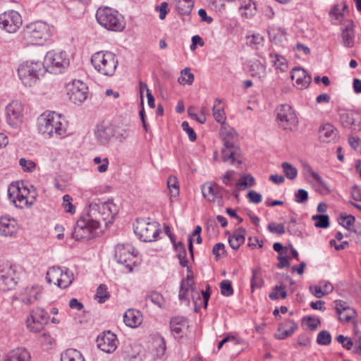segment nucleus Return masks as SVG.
<instances>
[{
    "mask_svg": "<svg viewBox=\"0 0 361 361\" xmlns=\"http://www.w3.org/2000/svg\"><path fill=\"white\" fill-rule=\"evenodd\" d=\"M91 63L99 73L111 76L114 74L118 61L115 54L111 51H97L91 58Z\"/></svg>",
    "mask_w": 361,
    "mask_h": 361,
    "instance_id": "nucleus-4",
    "label": "nucleus"
},
{
    "mask_svg": "<svg viewBox=\"0 0 361 361\" xmlns=\"http://www.w3.org/2000/svg\"><path fill=\"white\" fill-rule=\"evenodd\" d=\"M62 276V268L60 267H50L46 275V280L48 283H54L59 288V281Z\"/></svg>",
    "mask_w": 361,
    "mask_h": 361,
    "instance_id": "nucleus-34",
    "label": "nucleus"
},
{
    "mask_svg": "<svg viewBox=\"0 0 361 361\" xmlns=\"http://www.w3.org/2000/svg\"><path fill=\"white\" fill-rule=\"evenodd\" d=\"M152 303L157 305L159 307H163L164 305V299L161 294L157 292H153L147 296Z\"/></svg>",
    "mask_w": 361,
    "mask_h": 361,
    "instance_id": "nucleus-58",
    "label": "nucleus"
},
{
    "mask_svg": "<svg viewBox=\"0 0 361 361\" xmlns=\"http://www.w3.org/2000/svg\"><path fill=\"white\" fill-rule=\"evenodd\" d=\"M317 342L319 345H327L331 342V336L330 333L326 330L320 331L317 337Z\"/></svg>",
    "mask_w": 361,
    "mask_h": 361,
    "instance_id": "nucleus-53",
    "label": "nucleus"
},
{
    "mask_svg": "<svg viewBox=\"0 0 361 361\" xmlns=\"http://www.w3.org/2000/svg\"><path fill=\"white\" fill-rule=\"evenodd\" d=\"M44 72V63L40 61H25L18 68V77L27 87L34 86Z\"/></svg>",
    "mask_w": 361,
    "mask_h": 361,
    "instance_id": "nucleus-2",
    "label": "nucleus"
},
{
    "mask_svg": "<svg viewBox=\"0 0 361 361\" xmlns=\"http://www.w3.org/2000/svg\"><path fill=\"white\" fill-rule=\"evenodd\" d=\"M308 200V192L304 189H299L295 193V201L298 203L305 202Z\"/></svg>",
    "mask_w": 361,
    "mask_h": 361,
    "instance_id": "nucleus-63",
    "label": "nucleus"
},
{
    "mask_svg": "<svg viewBox=\"0 0 361 361\" xmlns=\"http://www.w3.org/2000/svg\"><path fill=\"white\" fill-rule=\"evenodd\" d=\"M355 314V312L354 310L350 307L341 312H338L337 314L338 315V319L341 322H348L354 317Z\"/></svg>",
    "mask_w": 361,
    "mask_h": 361,
    "instance_id": "nucleus-55",
    "label": "nucleus"
},
{
    "mask_svg": "<svg viewBox=\"0 0 361 361\" xmlns=\"http://www.w3.org/2000/svg\"><path fill=\"white\" fill-rule=\"evenodd\" d=\"M221 135L222 137V140L224 143V146H230L236 145L237 141V133L236 131L231 128L228 126H222L221 128Z\"/></svg>",
    "mask_w": 361,
    "mask_h": 361,
    "instance_id": "nucleus-30",
    "label": "nucleus"
},
{
    "mask_svg": "<svg viewBox=\"0 0 361 361\" xmlns=\"http://www.w3.org/2000/svg\"><path fill=\"white\" fill-rule=\"evenodd\" d=\"M203 196L210 202H214L223 198L221 188L216 184L208 183L202 187Z\"/></svg>",
    "mask_w": 361,
    "mask_h": 361,
    "instance_id": "nucleus-23",
    "label": "nucleus"
},
{
    "mask_svg": "<svg viewBox=\"0 0 361 361\" xmlns=\"http://www.w3.org/2000/svg\"><path fill=\"white\" fill-rule=\"evenodd\" d=\"M283 171L286 176L290 180H294L298 176V170L292 164L283 162L281 164Z\"/></svg>",
    "mask_w": 361,
    "mask_h": 361,
    "instance_id": "nucleus-47",
    "label": "nucleus"
},
{
    "mask_svg": "<svg viewBox=\"0 0 361 361\" xmlns=\"http://www.w3.org/2000/svg\"><path fill=\"white\" fill-rule=\"evenodd\" d=\"M175 250L177 252V256L179 259L180 265L183 267L188 266V259L186 258L187 253L183 244L180 242L173 244Z\"/></svg>",
    "mask_w": 361,
    "mask_h": 361,
    "instance_id": "nucleus-41",
    "label": "nucleus"
},
{
    "mask_svg": "<svg viewBox=\"0 0 361 361\" xmlns=\"http://www.w3.org/2000/svg\"><path fill=\"white\" fill-rule=\"evenodd\" d=\"M238 151V148L236 145L224 146L221 150L223 161L239 166L241 161L237 159Z\"/></svg>",
    "mask_w": 361,
    "mask_h": 361,
    "instance_id": "nucleus-31",
    "label": "nucleus"
},
{
    "mask_svg": "<svg viewBox=\"0 0 361 361\" xmlns=\"http://www.w3.org/2000/svg\"><path fill=\"white\" fill-rule=\"evenodd\" d=\"M69 58L64 51L56 52L50 51L44 56V63L45 71L51 73H59L69 66Z\"/></svg>",
    "mask_w": 361,
    "mask_h": 361,
    "instance_id": "nucleus-8",
    "label": "nucleus"
},
{
    "mask_svg": "<svg viewBox=\"0 0 361 361\" xmlns=\"http://www.w3.org/2000/svg\"><path fill=\"white\" fill-rule=\"evenodd\" d=\"M24 107L18 100H13L5 109L6 123L12 128H17L23 121Z\"/></svg>",
    "mask_w": 361,
    "mask_h": 361,
    "instance_id": "nucleus-12",
    "label": "nucleus"
},
{
    "mask_svg": "<svg viewBox=\"0 0 361 361\" xmlns=\"http://www.w3.org/2000/svg\"><path fill=\"white\" fill-rule=\"evenodd\" d=\"M134 248L130 244H118L116 247L115 259L118 264L128 268L130 271H133L134 264Z\"/></svg>",
    "mask_w": 361,
    "mask_h": 361,
    "instance_id": "nucleus-14",
    "label": "nucleus"
},
{
    "mask_svg": "<svg viewBox=\"0 0 361 361\" xmlns=\"http://www.w3.org/2000/svg\"><path fill=\"white\" fill-rule=\"evenodd\" d=\"M134 232L144 242H152L156 240L160 233L159 224L145 219H137L133 226Z\"/></svg>",
    "mask_w": 361,
    "mask_h": 361,
    "instance_id": "nucleus-9",
    "label": "nucleus"
},
{
    "mask_svg": "<svg viewBox=\"0 0 361 361\" xmlns=\"http://www.w3.org/2000/svg\"><path fill=\"white\" fill-rule=\"evenodd\" d=\"M264 280L259 269H253L251 279V288L252 290L255 288H260L263 286Z\"/></svg>",
    "mask_w": 361,
    "mask_h": 361,
    "instance_id": "nucleus-42",
    "label": "nucleus"
},
{
    "mask_svg": "<svg viewBox=\"0 0 361 361\" xmlns=\"http://www.w3.org/2000/svg\"><path fill=\"white\" fill-rule=\"evenodd\" d=\"M250 73L252 77L258 79L264 78L266 76V66L258 60L252 62L250 67Z\"/></svg>",
    "mask_w": 361,
    "mask_h": 361,
    "instance_id": "nucleus-35",
    "label": "nucleus"
},
{
    "mask_svg": "<svg viewBox=\"0 0 361 361\" xmlns=\"http://www.w3.org/2000/svg\"><path fill=\"white\" fill-rule=\"evenodd\" d=\"M188 322L183 317H176L171 319V330L174 336L183 337V334L188 327Z\"/></svg>",
    "mask_w": 361,
    "mask_h": 361,
    "instance_id": "nucleus-25",
    "label": "nucleus"
},
{
    "mask_svg": "<svg viewBox=\"0 0 361 361\" xmlns=\"http://www.w3.org/2000/svg\"><path fill=\"white\" fill-rule=\"evenodd\" d=\"M48 313L41 307L33 309L30 316L26 319V326L28 330L32 333H39L49 322Z\"/></svg>",
    "mask_w": 361,
    "mask_h": 361,
    "instance_id": "nucleus-11",
    "label": "nucleus"
},
{
    "mask_svg": "<svg viewBox=\"0 0 361 361\" xmlns=\"http://www.w3.org/2000/svg\"><path fill=\"white\" fill-rule=\"evenodd\" d=\"M123 322L128 326L136 328L142 322V314L139 310L129 309L123 315Z\"/></svg>",
    "mask_w": 361,
    "mask_h": 361,
    "instance_id": "nucleus-27",
    "label": "nucleus"
},
{
    "mask_svg": "<svg viewBox=\"0 0 361 361\" xmlns=\"http://www.w3.org/2000/svg\"><path fill=\"white\" fill-rule=\"evenodd\" d=\"M18 281L15 267L8 264L0 266V290L6 291L14 288Z\"/></svg>",
    "mask_w": 361,
    "mask_h": 361,
    "instance_id": "nucleus-13",
    "label": "nucleus"
},
{
    "mask_svg": "<svg viewBox=\"0 0 361 361\" xmlns=\"http://www.w3.org/2000/svg\"><path fill=\"white\" fill-rule=\"evenodd\" d=\"M21 16L16 11L11 10L0 15V27L9 33H15L22 25Z\"/></svg>",
    "mask_w": 361,
    "mask_h": 361,
    "instance_id": "nucleus-15",
    "label": "nucleus"
},
{
    "mask_svg": "<svg viewBox=\"0 0 361 361\" xmlns=\"http://www.w3.org/2000/svg\"><path fill=\"white\" fill-rule=\"evenodd\" d=\"M181 127H182L183 130H185L187 133V134L188 135V137H189V139L190 141L194 142L196 140L197 135H196L195 130H193V128L189 126V123L188 121H183L181 124Z\"/></svg>",
    "mask_w": 361,
    "mask_h": 361,
    "instance_id": "nucleus-62",
    "label": "nucleus"
},
{
    "mask_svg": "<svg viewBox=\"0 0 361 361\" xmlns=\"http://www.w3.org/2000/svg\"><path fill=\"white\" fill-rule=\"evenodd\" d=\"M90 0H66L65 5L71 14L78 17L84 13Z\"/></svg>",
    "mask_w": 361,
    "mask_h": 361,
    "instance_id": "nucleus-26",
    "label": "nucleus"
},
{
    "mask_svg": "<svg viewBox=\"0 0 361 361\" xmlns=\"http://www.w3.org/2000/svg\"><path fill=\"white\" fill-rule=\"evenodd\" d=\"M268 231L271 233H275L279 235H281L285 233L286 229L283 224H276L271 222L267 226Z\"/></svg>",
    "mask_w": 361,
    "mask_h": 361,
    "instance_id": "nucleus-54",
    "label": "nucleus"
},
{
    "mask_svg": "<svg viewBox=\"0 0 361 361\" xmlns=\"http://www.w3.org/2000/svg\"><path fill=\"white\" fill-rule=\"evenodd\" d=\"M87 90L86 84L80 80H73L66 85L67 95L75 104L82 103L87 99Z\"/></svg>",
    "mask_w": 361,
    "mask_h": 361,
    "instance_id": "nucleus-16",
    "label": "nucleus"
},
{
    "mask_svg": "<svg viewBox=\"0 0 361 361\" xmlns=\"http://www.w3.org/2000/svg\"><path fill=\"white\" fill-rule=\"evenodd\" d=\"M246 231L243 228L236 229L233 233L228 238L230 246L233 250H238L240 246L244 243Z\"/></svg>",
    "mask_w": 361,
    "mask_h": 361,
    "instance_id": "nucleus-32",
    "label": "nucleus"
},
{
    "mask_svg": "<svg viewBox=\"0 0 361 361\" xmlns=\"http://www.w3.org/2000/svg\"><path fill=\"white\" fill-rule=\"evenodd\" d=\"M286 297L287 292L285 290L284 287L281 286H276L269 294V298L272 300H276L280 298L284 299Z\"/></svg>",
    "mask_w": 361,
    "mask_h": 361,
    "instance_id": "nucleus-44",
    "label": "nucleus"
},
{
    "mask_svg": "<svg viewBox=\"0 0 361 361\" xmlns=\"http://www.w3.org/2000/svg\"><path fill=\"white\" fill-rule=\"evenodd\" d=\"M98 228V221L92 219L87 214L86 216H82L77 221L72 237L75 240L90 238L91 234Z\"/></svg>",
    "mask_w": 361,
    "mask_h": 361,
    "instance_id": "nucleus-10",
    "label": "nucleus"
},
{
    "mask_svg": "<svg viewBox=\"0 0 361 361\" xmlns=\"http://www.w3.org/2000/svg\"><path fill=\"white\" fill-rule=\"evenodd\" d=\"M168 188L171 197H177L179 194V186L177 178L175 176H170L167 181Z\"/></svg>",
    "mask_w": 361,
    "mask_h": 361,
    "instance_id": "nucleus-49",
    "label": "nucleus"
},
{
    "mask_svg": "<svg viewBox=\"0 0 361 361\" xmlns=\"http://www.w3.org/2000/svg\"><path fill=\"white\" fill-rule=\"evenodd\" d=\"M73 198L69 195H65L63 197L62 207L65 212L71 214H73L75 212V207L72 203Z\"/></svg>",
    "mask_w": 361,
    "mask_h": 361,
    "instance_id": "nucleus-51",
    "label": "nucleus"
},
{
    "mask_svg": "<svg viewBox=\"0 0 361 361\" xmlns=\"http://www.w3.org/2000/svg\"><path fill=\"white\" fill-rule=\"evenodd\" d=\"M264 37L259 34L247 37V44L254 49H259L263 45Z\"/></svg>",
    "mask_w": 361,
    "mask_h": 361,
    "instance_id": "nucleus-48",
    "label": "nucleus"
},
{
    "mask_svg": "<svg viewBox=\"0 0 361 361\" xmlns=\"http://www.w3.org/2000/svg\"><path fill=\"white\" fill-rule=\"evenodd\" d=\"M88 216L98 221V226L103 222L105 226L111 224L117 213L116 204L112 202L91 203L89 207Z\"/></svg>",
    "mask_w": 361,
    "mask_h": 361,
    "instance_id": "nucleus-3",
    "label": "nucleus"
},
{
    "mask_svg": "<svg viewBox=\"0 0 361 361\" xmlns=\"http://www.w3.org/2000/svg\"><path fill=\"white\" fill-rule=\"evenodd\" d=\"M337 137L336 128L330 124L326 123L320 126L319 130V139L323 142H334Z\"/></svg>",
    "mask_w": 361,
    "mask_h": 361,
    "instance_id": "nucleus-28",
    "label": "nucleus"
},
{
    "mask_svg": "<svg viewBox=\"0 0 361 361\" xmlns=\"http://www.w3.org/2000/svg\"><path fill=\"white\" fill-rule=\"evenodd\" d=\"M180 74L181 75L178 78L179 83L188 85L192 84L195 77L189 68H185L181 71Z\"/></svg>",
    "mask_w": 361,
    "mask_h": 361,
    "instance_id": "nucleus-45",
    "label": "nucleus"
},
{
    "mask_svg": "<svg viewBox=\"0 0 361 361\" xmlns=\"http://www.w3.org/2000/svg\"><path fill=\"white\" fill-rule=\"evenodd\" d=\"M192 0H177L176 8L180 15H188L193 7Z\"/></svg>",
    "mask_w": 361,
    "mask_h": 361,
    "instance_id": "nucleus-39",
    "label": "nucleus"
},
{
    "mask_svg": "<svg viewBox=\"0 0 361 361\" xmlns=\"http://www.w3.org/2000/svg\"><path fill=\"white\" fill-rule=\"evenodd\" d=\"M277 121L284 130H292L298 123L297 116L288 104H282L278 109Z\"/></svg>",
    "mask_w": 361,
    "mask_h": 361,
    "instance_id": "nucleus-17",
    "label": "nucleus"
},
{
    "mask_svg": "<svg viewBox=\"0 0 361 361\" xmlns=\"http://www.w3.org/2000/svg\"><path fill=\"white\" fill-rule=\"evenodd\" d=\"M254 183L255 178L251 175H245L238 180L236 187L238 190H243L247 186H252Z\"/></svg>",
    "mask_w": 361,
    "mask_h": 361,
    "instance_id": "nucleus-50",
    "label": "nucleus"
},
{
    "mask_svg": "<svg viewBox=\"0 0 361 361\" xmlns=\"http://www.w3.org/2000/svg\"><path fill=\"white\" fill-rule=\"evenodd\" d=\"M94 135L99 144L106 145L115 136V128L111 123L102 121L96 126Z\"/></svg>",
    "mask_w": 361,
    "mask_h": 361,
    "instance_id": "nucleus-18",
    "label": "nucleus"
},
{
    "mask_svg": "<svg viewBox=\"0 0 361 361\" xmlns=\"http://www.w3.org/2000/svg\"><path fill=\"white\" fill-rule=\"evenodd\" d=\"M110 297V293L108 291L107 286L105 284H101L97 289V293L94 295V299L99 303H104Z\"/></svg>",
    "mask_w": 361,
    "mask_h": 361,
    "instance_id": "nucleus-43",
    "label": "nucleus"
},
{
    "mask_svg": "<svg viewBox=\"0 0 361 361\" xmlns=\"http://www.w3.org/2000/svg\"><path fill=\"white\" fill-rule=\"evenodd\" d=\"M338 223L348 231H352V226L355 222V218L353 215H341Z\"/></svg>",
    "mask_w": 361,
    "mask_h": 361,
    "instance_id": "nucleus-46",
    "label": "nucleus"
},
{
    "mask_svg": "<svg viewBox=\"0 0 361 361\" xmlns=\"http://www.w3.org/2000/svg\"><path fill=\"white\" fill-rule=\"evenodd\" d=\"M269 57L271 59L272 66L281 72H285L288 69V63L286 59L280 54L275 52H270Z\"/></svg>",
    "mask_w": 361,
    "mask_h": 361,
    "instance_id": "nucleus-36",
    "label": "nucleus"
},
{
    "mask_svg": "<svg viewBox=\"0 0 361 361\" xmlns=\"http://www.w3.org/2000/svg\"><path fill=\"white\" fill-rule=\"evenodd\" d=\"M61 361H85L82 353L76 349H67L61 354Z\"/></svg>",
    "mask_w": 361,
    "mask_h": 361,
    "instance_id": "nucleus-38",
    "label": "nucleus"
},
{
    "mask_svg": "<svg viewBox=\"0 0 361 361\" xmlns=\"http://www.w3.org/2000/svg\"><path fill=\"white\" fill-rule=\"evenodd\" d=\"M342 39L343 45L345 47H353L354 46L355 33L353 25H348L342 31Z\"/></svg>",
    "mask_w": 361,
    "mask_h": 361,
    "instance_id": "nucleus-37",
    "label": "nucleus"
},
{
    "mask_svg": "<svg viewBox=\"0 0 361 361\" xmlns=\"http://www.w3.org/2000/svg\"><path fill=\"white\" fill-rule=\"evenodd\" d=\"M336 341L346 350H350L353 345L352 339L350 337L344 336L343 335H338L336 337Z\"/></svg>",
    "mask_w": 361,
    "mask_h": 361,
    "instance_id": "nucleus-61",
    "label": "nucleus"
},
{
    "mask_svg": "<svg viewBox=\"0 0 361 361\" xmlns=\"http://www.w3.org/2000/svg\"><path fill=\"white\" fill-rule=\"evenodd\" d=\"M298 324L292 319H287L280 324L276 337L283 340L290 336L297 329Z\"/></svg>",
    "mask_w": 361,
    "mask_h": 361,
    "instance_id": "nucleus-29",
    "label": "nucleus"
},
{
    "mask_svg": "<svg viewBox=\"0 0 361 361\" xmlns=\"http://www.w3.org/2000/svg\"><path fill=\"white\" fill-rule=\"evenodd\" d=\"M154 347L156 348V355L160 356L164 355L166 350V344L163 338H157L154 341Z\"/></svg>",
    "mask_w": 361,
    "mask_h": 361,
    "instance_id": "nucleus-60",
    "label": "nucleus"
},
{
    "mask_svg": "<svg viewBox=\"0 0 361 361\" xmlns=\"http://www.w3.org/2000/svg\"><path fill=\"white\" fill-rule=\"evenodd\" d=\"M213 116L218 123H224L226 116L223 107H217V104H214L213 106Z\"/></svg>",
    "mask_w": 361,
    "mask_h": 361,
    "instance_id": "nucleus-56",
    "label": "nucleus"
},
{
    "mask_svg": "<svg viewBox=\"0 0 361 361\" xmlns=\"http://www.w3.org/2000/svg\"><path fill=\"white\" fill-rule=\"evenodd\" d=\"M24 37L32 44H42L51 37V27L42 20L32 22L23 30Z\"/></svg>",
    "mask_w": 361,
    "mask_h": 361,
    "instance_id": "nucleus-5",
    "label": "nucleus"
},
{
    "mask_svg": "<svg viewBox=\"0 0 361 361\" xmlns=\"http://www.w3.org/2000/svg\"><path fill=\"white\" fill-rule=\"evenodd\" d=\"M285 35L286 32L281 28H279L277 30H273L272 32H269L270 40L276 43L278 42H281L282 39L285 37Z\"/></svg>",
    "mask_w": 361,
    "mask_h": 361,
    "instance_id": "nucleus-59",
    "label": "nucleus"
},
{
    "mask_svg": "<svg viewBox=\"0 0 361 361\" xmlns=\"http://www.w3.org/2000/svg\"><path fill=\"white\" fill-rule=\"evenodd\" d=\"M221 293L226 297L231 296L233 294V289L231 282L229 280H224L220 284Z\"/></svg>",
    "mask_w": 361,
    "mask_h": 361,
    "instance_id": "nucleus-57",
    "label": "nucleus"
},
{
    "mask_svg": "<svg viewBox=\"0 0 361 361\" xmlns=\"http://www.w3.org/2000/svg\"><path fill=\"white\" fill-rule=\"evenodd\" d=\"M29 189L24 186L23 183H17L11 184L8 188V198L16 207L24 209L32 206L34 203L35 196L31 200L28 195Z\"/></svg>",
    "mask_w": 361,
    "mask_h": 361,
    "instance_id": "nucleus-7",
    "label": "nucleus"
},
{
    "mask_svg": "<svg viewBox=\"0 0 361 361\" xmlns=\"http://www.w3.org/2000/svg\"><path fill=\"white\" fill-rule=\"evenodd\" d=\"M194 281L192 278L188 276L186 279H183L179 290L178 298L182 303H185L187 305L190 304V300L188 297L189 290L194 291L193 288Z\"/></svg>",
    "mask_w": 361,
    "mask_h": 361,
    "instance_id": "nucleus-24",
    "label": "nucleus"
},
{
    "mask_svg": "<svg viewBox=\"0 0 361 361\" xmlns=\"http://www.w3.org/2000/svg\"><path fill=\"white\" fill-rule=\"evenodd\" d=\"M30 353L23 348H18L8 353L6 361H29Z\"/></svg>",
    "mask_w": 361,
    "mask_h": 361,
    "instance_id": "nucleus-33",
    "label": "nucleus"
},
{
    "mask_svg": "<svg viewBox=\"0 0 361 361\" xmlns=\"http://www.w3.org/2000/svg\"><path fill=\"white\" fill-rule=\"evenodd\" d=\"M290 78L295 80L294 86L299 90L307 88L311 82V76L305 69L300 67L293 68Z\"/></svg>",
    "mask_w": 361,
    "mask_h": 361,
    "instance_id": "nucleus-21",
    "label": "nucleus"
},
{
    "mask_svg": "<svg viewBox=\"0 0 361 361\" xmlns=\"http://www.w3.org/2000/svg\"><path fill=\"white\" fill-rule=\"evenodd\" d=\"M19 164L25 172L32 173L36 169V164L32 160H27L25 158H20Z\"/></svg>",
    "mask_w": 361,
    "mask_h": 361,
    "instance_id": "nucleus-52",
    "label": "nucleus"
},
{
    "mask_svg": "<svg viewBox=\"0 0 361 361\" xmlns=\"http://www.w3.org/2000/svg\"><path fill=\"white\" fill-rule=\"evenodd\" d=\"M156 11H159V17L161 20L165 19L166 14L169 11L168 3L166 1L161 2L160 5L156 6Z\"/></svg>",
    "mask_w": 361,
    "mask_h": 361,
    "instance_id": "nucleus-64",
    "label": "nucleus"
},
{
    "mask_svg": "<svg viewBox=\"0 0 361 361\" xmlns=\"http://www.w3.org/2000/svg\"><path fill=\"white\" fill-rule=\"evenodd\" d=\"M37 123L40 133L49 137H62L68 134L67 121L54 111L43 113L38 118Z\"/></svg>",
    "mask_w": 361,
    "mask_h": 361,
    "instance_id": "nucleus-1",
    "label": "nucleus"
},
{
    "mask_svg": "<svg viewBox=\"0 0 361 361\" xmlns=\"http://www.w3.org/2000/svg\"><path fill=\"white\" fill-rule=\"evenodd\" d=\"M97 342L98 348L107 353L114 352L118 343L116 336L109 331L104 332L102 336H99Z\"/></svg>",
    "mask_w": 361,
    "mask_h": 361,
    "instance_id": "nucleus-20",
    "label": "nucleus"
},
{
    "mask_svg": "<svg viewBox=\"0 0 361 361\" xmlns=\"http://www.w3.org/2000/svg\"><path fill=\"white\" fill-rule=\"evenodd\" d=\"M74 275L72 271L67 268L62 269V276L59 281V288H68L72 283Z\"/></svg>",
    "mask_w": 361,
    "mask_h": 361,
    "instance_id": "nucleus-40",
    "label": "nucleus"
},
{
    "mask_svg": "<svg viewBox=\"0 0 361 361\" xmlns=\"http://www.w3.org/2000/svg\"><path fill=\"white\" fill-rule=\"evenodd\" d=\"M96 18L97 22L109 30L121 31L124 27L121 16L110 8H99L97 11Z\"/></svg>",
    "mask_w": 361,
    "mask_h": 361,
    "instance_id": "nucleus-6",
    "label": "nucleus"
},
{
    "mask_svg": "<svg viewBox=\"0 0 361 361\" xmlns=\"http://www.w3.org/2000/svg\"><path fill=\"white\" fill-rule=\"evenodd\" d=\"M19 231L17 221L9 216L0 218V235L6 238H16Z\"/></svg>",
    "mask_w": 361,
    "mask_h": 361,
    "instance_id": "nucleus-19",
    "label": "nucleus"
},
{
    "mask_svg": "<svg viewBox=\"0 0 361 361\" xmlns=\"http://www.w3.org/2000/svg\"><path fill=\"white\" fill-rule=\"evenodd\" d=\"M358 114L350 111H341L339 120L341 125L348 129L360 130L361 129L360 123L357 122Z\"/></svg>",
    "mask_w": 361,
    "mask_h": 361,
    "instance_id": "nucleus-22",
    "label": "nucleus"
}]
</instances>
